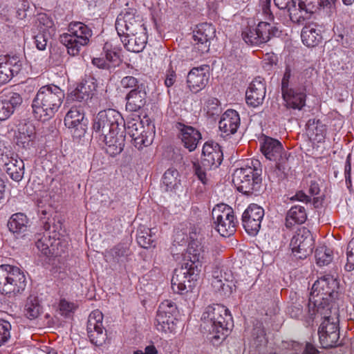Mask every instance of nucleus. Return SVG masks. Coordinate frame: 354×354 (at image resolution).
Listing matches in <instances>:
<instances>
[{"mask_svg": "<svg viewBox=\"0 0 354 354\" xmlns=\"http://www.w3.org/2000/svg\"><path fill=\"white\" fill-rule=\"evenodd\" d=\"M104 53L106 60L110 63L111 68H115L120 63V58L118 52L115 48L112 49L111 45L106 43L104 46Z\"/></svg>", "mask_w": 354, "mask_h": 354, "instance_id": "46", "label": "nucleus"}, {"mask_svg": "<svg viewBox=\"0 0 354 354\" xmlns=\"http://www.w3.org/2000/svg\"><path fill=\"white\" fill-rule=\"evenodd\" d=\"M290 153H284L281 158L275 160L274 167L270 168L268 178L270 181L279 183L286 179L290 169Z\"/></svg>", "mask_w": 354, "mask_h": 354, "instance_id": "32", "label": "nucleus"}, {"mask_svg": "<svg viewBox=\"0 0 354 354\" xmlns=\"http://www.w3.org/2000/svg\"><path fill=\"white\" fill-rule=\"evenodd\" d=\"M133 354H158V351L155 346L151 344L145 347V352L137 350L133 352Z\"/></svg>", "mask_w": 354, "mask_h": 354, "instance_id": "59", "label": "nucleus"}, {"mask_svg": "<svg viewBox=\"0 0 354 354\" xmlns=\"http://www.w3.org/2000/svg\"><path fill=\"white\" fill-rule=\"evenodd\" d=\"M176 309L177 308L174 302L170 300H165L160 304L157 314L174 316Z\"/></svg>", "mask_w": 354, "mask_h": 354, "instance_id": "47", "label": "nucleus"}, {"mask_svg": "<svg viewBox=\"0 0 354 354\" xmlns=\"http://www.w3.org/2000/svg\"><path fill=\"white\" fill-rule=\"evenodd\" d=\"M31 222L27 215L23 212L13 214L8 221V227L10 232L17 236L23 237L29 230Z\"/></svg>", "mask_w": 354, "mask_h": 354, "instance_id": "31", "label": "nucleus"}, {"mask_svg": "<svg viewBox=\"0 0 354 354\" xmlns=\"http://www.w3.org/2000/svg\"><path fill=\"white\" fill-rule=\"evenodd\" d=\"M335 1L336 0H301L297 6L295 1L286 10L293 23L303 24L311 14L315 12L321 7L330 8Z\"/></svg>", "mask_w": 354, "mask_h": 354, "instance_id": "12", "label": "nucleus"}, {"mask_svg": "<svg viewBox=\"0 0 354 354\" xmlns=\"http://www.w3.org/2000/svg\"><path fill=\"white\" fill-rule=\"evenodd\" d=\"M21 69V63L16 57H0V86L8 82Z\"/></svg>", "mask_w": 354, "mask_h": 354, "instance_id": "27", "label": "nucleus"}, {"mask_svg": "<svg viewBox=\"0 0 354 354\" xmlns=\"http://www.w3.org/2000/svg\"><path fill=\"white\" fill-rule=\"evenodd\" d=\"M263 14L269 20H273L274 16L270 10V0H264L261 3Z\"/></svg>", "mask_w": 354, "mask_h": 354, "instance_id": "58", "label": "nucleus"}, {"mask_svg": "<svg viewBox=\"0 0 354 354\" xmlns=\"http://www.w3.org/2000/svg\"><path fill=\"white\" fill-rule=\"evenodd\" d=\"M176 72L171 68L167 71L165 84L167 87H171L176 82Z\"/></svg>", "mask_w": 354, "mask_h": 354, "instance_id": "56", "label": "nucleus"}, {"mask_svg": "<svg viewBox=\"0 0 354 354\" xmlns=\"http://www.w3.org/2000/svg\"><path fill=\"white\" fill-rule=\"evenodd\" d=\"M240 125V117L238 112L233 109H227L222 115L218 122L221 136L224 138L234 134Z\"/></svg>", "mask_w": 354, "mask_h": 354, "instance_id": "26", "label": "nucleus"}, {"mask_svg": "<svg viewBox=\"0 0 354 354\" xmlns=\"http://www.w3.org/2000/svg\"><path fill=\"white\" fill-rule=\"evenodd\" d=\"M292 198H295L296 200L305 203H308L310 201L309 196L303 192H298Z\"/></svg>", "mask_w": 354, "mask_h": 354, "instance_id": "63", "label": "nucleus"}, {"mask_svg": "<svg viewBox=\"0 0 354 354\" xmlns=\"http://www.w3.org/2000/svg\"><path fill=\"white\" fill-rule=\"evenodd\" d=\"M11 324L9 322L0 319V346L5 344L10 338Z\"/></svg>", "mask_w": 354, "mask_h": 354, "instance_id": "48", "label": "nucleus"}, {"mask_svg": "<svg viewBox=\"0 0 354 354\" xmlns=\"http://www.w3.org/2000/svg\"><path fill=\"white\" fill-rule=\"evenodd\" d=\"M176 127L180 131L179 138L185 147L189 151H194L202 138L201 133L194 127L180 122H178Z\"/></svg>", "mask_w": 354, "mask_h": 354, "instance_id": "28", "label": "nucleus"}, {"mask_svg": "<svg viewBox=\"0 0 354 354\" xmlns=\"http://www.w3.org/2000/svg\"><path fill=\"white\" fill-rule=\"evenodd\" d=\"M207 113L210 116L218 115L221 111L219 101L215 97H211L205 103Z\"/></svg>", "mask_w": 354, "mask_h": 354, "instance_id": "50", "label": "nucleus"}, {"mask_svg": "<svg viewBox=\"0 0 354 354\" xmlns=\"http://www.w3.org/2000/svg\"><path fill=\"white\" fill-rule=\"evenodd\" d=\"M307 218L306 209L301 205L292 207L287 213L286 226L291 227L295 224H302Z\"/></svg>", "mask_w": 354, "mask_h": 354, "instance_id": "37", "label": "nucleus"}, {"mask_svg": "<svg viewBox=\"0 0 354 354\" xmlns=\"http://www.w3.org/2000/svg\"><path fill=\"white\" fill-rule=\"evenodd\" d=\"M302 42L308 47H314L317 46L322 37L320 30H317L315 25L305 26L301 33Z\"/></svg>", "mask_w": 354, "mask_h": 354, "instance_id": "36", "label": "nucleus"}, {"mask_svg": "<svg viewBox=\"0 0 354 354\" xmlns=\"http://www.w3.org/2000/svg\"><path fill=\"white\" fill-rule=\"evenodd\" d=\"M319 315L323 319L318 330L320 344L325 348L333 347L339 338L337 310L334 308L333 312V306L326 305L317 306L315 314H310L311 318Z\"/></svg>", "mask_w": 354, "mask_h": 354, "instance_id": "7", "label": "nucleus"}, {"mask_svg": "<svg viewBox=\"0 0 354 354\" xmlns=\"http://www.w3.org/2000/svg\"><path fill=\"white\" fill-rule=\"evenodd\" d=\"M22 102V97L17 92L8 91L0 96V121L8 119Z\"/></svg>", "mask_w": 354, "mask_h": 354, "instance_id": "24", "label": "nucleus"}, {"mask_svg": "<svg viewBox=\"0 0 354 354\" xmlns=\"http://www.w3.org/2000/svg\"><path fill=\"white\" fill-rule=\"evenodd\" d=\"M140 86L145 85L142 83H139L138 80L133 76H125L120 81L121 88L129 91L140 87Z\"/></svg>", "mask_w": 354, "mask_h": 354, "instance_id": "49", "label": "nucleus"}, {"mask_svg": "<svg viewBox=\"0 0 354 354\" xmlns=\"http://www.w3.org/2000/svg\"><path fill=\"white\" fill-rule=\"evenodd\" d=\"M279 32L277 28L268 22L261 21L257 26L248 24L242 30V38L248 45L260 46Z\"/></svg>", "mask_w": 354, "mask_h": 354, "instance_id": "14", "label": "nucleus"}, {"mask_svg": "<svg viewBox=\"0 0 354 354\" xmlns=\"http://www.w3.org/2000/svg\"><path fill=\"white\" fill-rule=\"evenodd\" d=\"M351 166L349 162H346L344 168V175L346 183L348 187L351 186Z\"/></svg>", "mask_w": 354, "mask_h": 354, "instance_id": "61", "label": "nucleus"}, {"mask_svg": "<svg viewBox=\"0 0 354 354\" xmlns=\"http://www.w3.org/2000/svg\"><path fill=\"white\" fill-rule=\"evenodd\" d=\"M212 214L215 229L222 236H230L235 232L238 221L232 207L225 204L217 205Z\"/></svg>", "mask_w": 354, "mask_h": 354, "instance_id": "13", "label": "nucleus"}, {"mask_svg": "<svg viewBox=\"0 0 354 354\" xmlns=\"http://www.w3.org/2000/svg\"><path fill=\"white\" fill-rule=\"evenodd\" d=\"M127 133L133 139L136 148L140 149L144 147L150 145L153 142V133L149 126L147 129L144 127L142 121L139 117L131 118L127 123L124 122V126ZM123 131V129H122Z\"/></svg>", "mask_w": 354, "mask_h": 354, "instance_id": "15", "label": "nucleus"}, {"mask_svg": "<svg viewBox=\"0 0 354 354\" xmlns=\"http://www.w3.org/2000/svg\"><path fill=\"white\" fill-rule=\"evenodd\" d=\"M125 48L133 53H140L143 50L147 41L146 30L127 33L120 37Z\"/></svg>", "mask_w": 354, "mask_h": 354, "instance_id": "29", "label": "nucleus"}, {"mask_svg": "<svg viewBox=\"0 0 354 354\" xmlns=\"http://www.w3.org/2000/svg\"><path fill=\"white\" fill-rule=\"evenodd\" d=\"M209 66L204 64L193 68L187 74V84L192 93H198L203 90L209 79Z\"/></svg>", "mask_w": 354, "mask_h": 354, "instance_id": "23", "label": "nucleus"}, {"mask_svg": "<svg viewBox=\"0 0 354 354\" xmlns=\"http://www.w3.org/2000/svg\"><path fill=\"white\" fill-rule=\"evenodd\" d=\"M53 35H48V33L38 32L35 37V44L37 48L39 50L46 49L48 39Z\"/></svg>", "mask_w": 354, "mask_h": 354, "instance_id": "53", "label": "nucleus"}, {"mask_svg": "<svg viewBox=\"0 0 354 354\" xmlns=\"http://www.w3.org/2000/svg\"><path fill=\"white\" fill-rule=\"evenodd\" d=\"M93 90L88 82L81 83L77 88L72 92L71 95L73 98L77 101L81 102L87 100L92 94Z\"/></svg>", "mask_w": 354, "mask_h": 354, "instance_id": "45", "label": "nucleus"}, {"mask_svg": "<svg viewBox=\"0 0 354 354\" xmlns=\"http://www.w3.org/2000/svg\"><path fill=\"white\" fill-rule=\"evenodd\" d=\"M274 1L276 6H277L280 10H287L292 2H294L295 0H274Z\"/></svg>", "mask_w": 354, "mask_h": 354, "instance_id": "60", "label": "nucleus"}, {"mask_svg": "<svg viewBox=\"0 0 354 354\" xmlns=\"http://www.w3.org/2000/svg\"><path fill=\"white\" fill-rule=\"evenodd\" d=\"M115 29L120 37L127 33L146 30L141 16L134 8H127L122 11L115 21Z\"/></svg>", "mask_w": 354, "mask_h": 354, "instance_id": "16", "label": "nucleus"}, {"mask_svg": "<svg viewBox=\"0 0 354 354\" xmlns=\"http://www.w3.org/2000/svg\"><path fill=\"white\" fill-rule=\"evenodd\" d=\"M303 354H317V350L311 344L308 343Z\"/></svg>", "mask_w": 354, "mask_h": 354, "instance_id": "64", "label": "nucleus"}, {"mask_svg": "<svg viewBox=\"0 0 354 354\" xmlns=\"http://www.w3.org/2000/svg\"><path fill=\"white\" fill-rule=\"evenodd\" d=\"M64 98V91L55 85L41 87L32 104L35 117L39 120H48L58 111Z\"/></svg>", "mask_w": 354, "mask_h": 354, "instance_id": "4", "label": "nucleus"}, {"mask_svg": "<svg viewBox=\"0 0 354 354\" xmlns=\"http://www.w3.org/2000/svg\"><path fill=\"white\" fill-rule=\"evenodd\" d=\"M124 119L115 109L100 111L93 119V136L104 144L108 154L114 156L120 153L124 147L125 136L120 127Z\"/></svg>", "mask_w": 354, "mask_h": 354, "instance_id": "1", "label": "nucleus"}, {"mask_svg": "<svg viewBox=\"0 0 354 354\" xmlns=\"http://www.w3.org/2000/svg\"><path fill=\"white\" fill-rule=\"evenodd\" d=\"M24 272L17 266L0 265V294L8 298L21 295L26 287Z\"/></svg>", "mask_w": 354, "mask_h": 354, "instance_id": "9", "label": "nucleus"}, {"mask_svg": "<svg viewBox=\"0 0 354 354\" xmlns=\"http://www.w3.org/2000/svg\"><path fill=\"white\" fill-rule=\"evenodd\" d=\"M35 138V129L31 124H21L19 127L17 136V145L27 148L31 146Z\"/></svg>", "mask_w": 354, "mask_h": 354, "instance_id": "35", "label": "nucleus"}, {"mask_svg": "<svg viewBox=\"0 0 354 354\" xmlns=\"http://www.w3.org/2000/svg\"><path fill=\"white\" fill-rule=\"evenodd\" d=\"M307 131L311 139L320 142L324 140L326 128L319 120H313L312 123L309 120Z\"/></svg>", "mask_w": 354, "mask_h": 354, "instance_id": "41", "label": "nucleus"}, {"mask_svg": "<svg viewBox=\"0 0 354 354\" xmlns=\"http://www.w3.org/2000/svg\"><path fill=\"white\" fill-rule=\"evenodd\" d=\"M36 26L39 32L54 35L55 27L53 19L46 14H39L37 17Z\"/></svg>", "mask_w": 354, "mask_h": 354, "instance_id": "42", "label": "nucleus"}, {"mask_svg": "<svg viewBox=\"0 0 354 354\" xmlns=\"http://www.w3.org/2000/svg\"><path fill=\"white\" fill-rule=\"evenodd\" d=\"M93 35L92 30L80 21H72L68 24L67 32L60 36V41L70 55H77L83 46L89 44Z\"/></svg>", "mask_w": 354, "mask_h": 354, "instance_id": "10", "label": "nucleus"}, {"mask_svg": "<svg viewBox=\"0 0 354 354\" xmlns=\"http://www.w3.org/2000/svg\"><path fill=\"white\" fill-rule=\"evenodd\" d=\"M138 243L144 248H148L154 246L153 240L151 239V235L149 234L148 232H140L137 236Z\"/></svg>", "mask_w": 354, "mask_h": 354, "instance_id": "52", "label": "nucleus"}, {"mask_svg": "<svg viewBox=\"0 0 354 354\" xmlns=\"http://www.w3.org/2000/svg\"><path fill=\"white\" fill-rule=\"evenodd\" d=\"M314 69L292 71L289 66L285 69L281 80V90L284 106L288 109L301 110L306 105L307 88L310 86V78Z\"/></svg>", "mask_w": 354, "mask_h": 354, "instance_id": "3", "label": "nucleus"}, {"mask_svg": "<svg viewBox=\"0 0 354 354\" xmlns=\"http://www.w3.org/2000/svg\"><path fill=\"white\" fill-rule=\"evenodd\" d=\"M216 29L210 24L203 23L197 26L193 35V52L196 57L207 53L209 50L210 40L215 37Z\"/></svg>", "mask_w": 354, "mask_h": 354, "instance_id": "19", "label": "nucleus"}, {"mask_svg": "<svg viewBox=\"0 0 354 354\" xmlns=\"http://www.w3.org/2000/svg\"><path fill=\"white\" fill-rule=\"evenodd\" d=\"M92 64L96 66L99 68L102 69H110L111 68L110 66V63L106 60L105 57L103 56L100 57H94L92 59Z\"/></svg>", "mask_w": 354, "mask_h": 354, "instance_id": "55", "label": "nucleus"}, {"mask_svg": "<svg viewBox=\"0 0 354 354\" xmlns=\"http://www.w3.org/2000/svg\"><path fill=\"white\" fill-rule=\"evenodd\" d=\"M75 309V304L62 299L59 304V310L62 315L67 316Z\"/></svg>", "mask_w": 354, "mask_h": 354, "instance_id": "54", "label": "nucleus"}, {"mask_svg": "<svg viewBox=\"0 0 354 354\" xmlns=\"http://www.w3.org/2000/svg\"><path fill=\"white\" fill-rule=\"evenodd\" d=\"M178 171L174 168L168 169L164 174L162 177V183L166 186V189L172 190L175 189L179 182Z\"/></svg>", "mask_w": 354, "mask_h": 354, "instance_id": "44", "label": "nucleus"}, {"mask_svg": "<svg viewBox=\"0 0 354 354\" xmlns=\"http://www.w3.org/2000/svg\"><path fill=\"white\" fill-rule=\"evenodd\" d=\"M266 93V83L260 77H256L250 83L246 91V102L249 106L257 107L261 104L265 99Z\"/></svg>", "mask_w": 354, "mask_h": 354, "instance_id": "25", "label": "nucleus"}, {"mask_svg": "<svg viewBox=\"0 0 354 354\" xmlns=\"http://www.w3.org/2000/svg\"><path fill=\"white\" fill-rule=\"evenodd\" d=\"M346 255L347 263L345 265V270L350 272L354 269V238L348 244Z\"/></svg>", "mask_w": 354, "mask_h": 354, "instance_id": "51", "label": "nucleus"}, {"mask_svg": "<svg viewBox=\"0 0 354 354\" xmlns=\"http://www.w3.org/2000/svg\"><path fill=\"white\" fill-rule=\"evenodd\" d=\"M288 312L292 318L298 319L301 316L303 309L299 304H293L288 308Z\"/></svg>", "mask_w": 354, "mask_h": 354, "instance_id": "57", "label": "nucleus"}, {"mask_svg": "<svg viewBox=\"0 0 354 354\" xmlns=\"http://www.w3.org/2000/svg\"><path fill=\"white\" fill-rule=\"evenodd\" d=\"M338 282L330 274H324L313 283L308 300V310L311 315L315 314L317 306H333L331 302L337 297Z\"/></svg>", "mask_w": 354, "mask_h": 354, "instance_id": "6", "label": "nucleus"}, {"mask_svg": "<svg viewBox=\"0 0 354 354\" xmlns=\"http://www.w3.org/2000/svg\"><path fill=\"white\" fill-rule=\"evenodd\" d=\"M36 246L45 255L61 256L65 252L66 243L59 238V234L55 231L46 232L41 235H36Z\"/></svg>", "mask_w": 354, "mask_h": 354, "instance_id": "17", "label": "nucleus"}, {"mask_svg": "<svg viewBox=\"0 0 354 354\" xmlns=\"http://www.w3.org/2000/svg\"><path fill=\"white\" fill-rule=\"evenodd\" d=\"M4 166L5 171L11 179L16 182L21 180L24 174V163L21 159L18 158L17 156H12Z\"/></svg>", "mask_w": 354, "mask_h": 354, "instance_id": "34", "label": "nucleus"}, {"mask_svg": "<svg viewBox=\"0 0 354 354\" xmlns=\"http://www.w3.org/2000/svg\"><path fill=\"white\" fill-rule=\"evenodd\" d=\"M223 151L218 143L209 141L204 144L201 163H193L194 173L203 184L207 183L206 171L218 167L223 161Z\"/></svg>", "mask_w": 354, "mask_h": 354, "instance_id": "11", "label": "nucleus"}, {"mask_svg": "<svg viewBox=\"0 0 354 354\" xmlns=\"http://www.w3.org/2000/svg\"><path fill=\"white\" fill-rule=\"evenodd\" d=\"M131 252L127 246L119 244L105 252L106 261L118 263L127 259Z\"/></svg>", "mask_w": 354, "mask_h": 354, "instance_id": "38", "label": "nucleus"}, {"mask_svg": "<svg viewBox=\"0 0 354 354\" xmlns=\"http://www.w3.org/2000/svg\"><path fill=\"white\" fill-rule=\"evenodd\" d=\"M42 312V306L37 297L30 296L25 304L24 313L29 319L37 318Z\"/></svg>", "mask_w": 354, "mask_h": 354, "instance_id": "40", "label": "nucleus"}, {"mask_svg": "<svg viewBox=\"0 0 354 354\" xmlns=\"http://www.w3.org/2000/svg\"><path fill=\"white\" fill-rule=\"evenodd\" d=\"M204 328L212 334V339H225L233 326V319L230 310L223 305L212 304L207 306L201 316Z\"/></svg>", "mask_w": 354, "mask_h": 354, "instance_id": "5", "label": "nucleus"}, {"mask_svg": "<svg viewBox=\"0 0 354 354\" xmlns=\"http://www.w3.org/2000/svg\"><path fill=\"white\" fill-rule=\"evenodd\" d=\"M126 109L136 112L145 106L147 102V92L145 86H140L133 91H129L125 97Z\"/></svg>", "mask_w": 354, "mask_h": 354, "instance_id": "33", "label": "nucleus"}, {"mask_svg": "<svg viewBox=\"0 0 354 354\" xmlns=\"http://www.w3.org/2000/svg\"><path fill=\"white\" fill-rule=\"evenodd\" d=\"M188 252L189 260L174 270L171 280V288L176 293L191 291L199 278L202 263L214 257L213 251L204 246L190 247Z\"/></svg>", "mask_w": 354, "mask_h": 354, "instance_id": "2", "label": "nucleus"}, {"mask_svg": "<svg viewBox=\"0 0 354 354\" xmlns=\"http://www.w3.org/2000/svg\"><path fill=\"white\" fill-rule=\"evenodd\" d=\"M264 210L257 204H251L242 215V224L248 234L256 235L260 230Z\"/></svg>", "mask_w": 354, "mask_h": 354, "instance_id": "22", "label": "nucleus"}, {"mask_svg": "<svg viewBox=\"0 0 354 354\" xmlns=\"http://www.w3.org/2000/svg\"><path fill=\"white\" fill-rule=\"evenodd\" d=\"M261 151L265 157L270 160H278L284 153H288L284 151L281 143L277 139L266 136L261 144Z\"/></svg>", "mask_w": 354, "mask_h": 354, "instance_id": "30", "label": "nucleus"}, {"mask_svg": "<svg viewBox=\"0 0 354 354\" xmlns=\"http://www.w3.org/2000/svg\"><path fill=\"white\" fill-rule=\"evenodd\" d=\"M320 192L318 183L314 180L310 181L309 185V193L311 195H317Z\"/></svg>", "mask_w": 354, "mask_h": 354, "instance_id": "62", "label": "nucleus"}, {"mask_svg": "<svg viewBox=\"0 0 354 354\" xmlns=\"http://www.w3.org/2000/svg\"><path fill=\"white\" fill-rule=\"evenodd\" d=\"M315 256L317 263L320 266L328 265L333 260V252L326 246L317 248Z\"/></svg>", "mask_w": 354, "mask_h": 354, "instance_id": "43", "label": "nucleus"}, {"mask_svg": "<svg viewBox=\"0 0 354 354\" xmlns=\"http://www.w3.org/2000/svg\"><path fill=\"white\" fill-rule=\"evenodd\" d=\"M64 124L71 129L73 137L80 138L84 136L87 129V121L80 107L73 106L66 113Z\"/></svg>", "mask_w": 354, "mask_h": 354, "instance_id": "21", "label": "nucleus"}, {"mask_svg": "<svg viewBox=\"0 0 354 354\" xmlns=\"http://www.w3.org/2000/svg\"><path fill=\"white\" fill-rule=\"evenodd\" d=\"M102 322L103 314L101 311L95 310L90 313L87 322V334L91 342L97 346H102L106 339Z\"/></svg>", "mask_w": 354, "mask_h": 354, "instance_id": "20", "label": "nucleus"}, {"mask_svg": "<svg viewBox=\"0 0 354 354\" xmlns=\"http://www.w3.org/2000/svg\"><path fill=\"white\" fill-rule=\"evenodd\" d=\"M262 169L258 160L251 161V165L236 169L232 182L237 190L245 195H257L262 185Z\"/></svg>", "mask_w": 354, "mask_h": 354, "instance_id": "8", "label": "nucleus"}, {"mask_svg": "<svg viewBox=\"0 0 354 354\" xmlns=\"http://www.w3.org/2000/svg\"><path fill=\"white\" fill-rule=\"evenodd\" d=\"M175 318L174 316L156 315L155 326L156 329L164 333H172L176 329Z\"/></svg>", "mask_w": 354, "mask_h": 354, "instance_id": "39", "label": "nucleus"}, {"mask_svg": "<svg viewBox=\"0 0 354 354\" xmlns=\"http://www.w3.org/2000/svg\"><path fill=\"white\" fill-rule=\"evenodd\" d=\"M313 245L314 240L311 232L304 227L297 230L290 243L292 252L297 259H305L311 254Z\"/></svg>", "mask_w": 354, "mask_h": 354, "instance_id": "18", "label": "nucleus"}]
</instances>
